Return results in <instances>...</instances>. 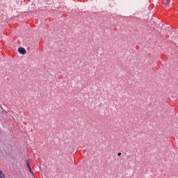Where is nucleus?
Instances as JSON below:
<instances>
[{
  "instance_id": "1",
  "label": "nucleus",
  "mask_w": 178,
  "mask_h": 178,
  "mask_svg": "<svg viewBox=\"0 0 178 178\" xmlns=\"http://www.w3.org/2000/svg\"><path fill=\"white\" fill-rule=\"evenodd\" d=\"M18 51L19 52V54H22V55H26L27 52L24 47H19Z\"/></svg>"
},
{
  "instance_id": "2",
  "label": "nucleus",
  "mask_w": 178,
  "mask_h": 178,
  "mask_svg": "<svg viewBox=\"0 0 178 178\" xmlns=\"http://www.w3.org/2000/svg\"><path fill=\"white\" fill-rule=\"evenodd\" d=\"M5 174L2 173V171H0V178H5Z\"/></svg>"
},
{
  "instance_id": "3",
  "label": "nucleus",
  "mask_w": 178,
  "mask_h": 178,
  "mask_svg": "<svg viewBox=\"0 0 178 178\" xmlns=\"http://www.w3.org/2000/svg\"><path fill=\"white\" fill-rule=\"evenodd\" d=\"M26 165H27V168L28 169L30 168V161H29L28 160L26 161Z\"/></svg>"
},
{
  "instance_id": "4",
  "label": "nucleus",
  "mask_w": 178,
  "mask_h": 178,
  "mask_svg": "<svg viewBox=\"0 0 178 178\" xmlns=\"http://www.w3.org/2000/svg\"><path fill=\"white\" fill-rule=\"evenodd\" d=\"M29 171L30 172V173H31V175H34V172H33V170H31V167L29 168Z\"/></svg>"
},
{
  "instance_id": "5",
  "label": "nucleus",
  "mask_w": 178,
  "mask_h": 178,
  "mask_svg": "<svg viewBox=\"0 0 178 178\" xmlns=\"http://www.w3.org/2000/svg\"><path fill=\"white\" fill-rule=\"evenodd\" d=\"M169 3H170V0H168L167 3H164V5H165V6H168Z\"/></svg>"
},
{
  "instance_id": "6",
  "label": "nucleus",
  "mask_w": 178,
  "mask_h": 178,
  "mask_svg": "<svg viewBox=\"0 0 178 178\" xmlns=\"http://www.w3.org/2000/svg\"><path fill=\"white\" fill-rule=\"evenodd\" d=\"M122 155V153H118V156H120Z\"/></svg>"
}]
</instances>
